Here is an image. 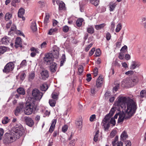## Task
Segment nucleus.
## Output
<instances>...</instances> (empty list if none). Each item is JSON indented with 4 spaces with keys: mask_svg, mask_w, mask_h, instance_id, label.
Masks as SVG:
<instances>
[{
    "mask_svg": "<svg viewBox=\"0 0 146 146\" xmlns=\"http://www.w3.org/2000/svg\"><path fill=\"white\" fill-rule=\"evenodd\" d=\"M124 56V54L123 53L121 52L119 53L118 57L120 59L122 60L123 59Z\"/></svg>",
    "mask_w": 146,
    "mask_h": 146,
    "instance_id": "nucleus-57",
    "label": "nucleus"
},
{
    "mask_svg": "<svg viewBox=\"0 0 146 146\" xmlns=\"http://www.w3.org/2000/svg\"><path fill=\"white\" fill-rule=\"evenodd\" d=\"M32 95L36 100L39 101L42 98L43 94L38 89H35L32 91Z\"/></svg>",
    "mask_w": 146,
    "mask_h": 146,
    "instance_id": "nucleus-4",
    "label": "nucleus"
},
{
    "mask_svg": "<svg viewBox=\"0 0 146 146\" xmlns=\"http://www.w3.org/2000/svg\"><path fill=\"white\" fill-rule=\"evenodd\" d=\"M59 48L56 46H54L53 47V57L57 58L59 56Z\"/></svg>",
    "mask_w": 146,
    "mask_h": 146,
    "instance_id": "nucleus-15",
    "label": "nucleus"
},
{
    "mask_svg": "<svg viewBox=\"0 0 146 146\" xmlns=\"http://www.w3.org/2000/svg\"><path fill=\"white\" fill-rule=\"evenodd\" d=\"M87 78L86 79V80L88 82H90L92 79V77H91V74H88L87 75Z\"/></svg>",
    "mask_w": 146,
    "mask_h": 146,
    "instance_id": "nucleus-54",
    "label": "nucleus"
},
{
    "mask_svg": "<svg viewBox=\"0 0 146 146\" xmlns=\"http://www.w3.org/2000/svg\"><path fill=\"white\" fill-rule=\"evenodd\" d=\"M139 81V79L137 77H134L131 79L130 81V82L129 83V84L131 86H133L137 84Z\"/></svg>",
    "mask_w": 146,
    "mask_h": 146,
    "instance_id": "nucleus-12",
    "label": "nucleus"
},
{
    "mask_svg": "<svg viewBox=\"0 0 146 146\" xmlns=\"http://www.w3.org/2000/svg\"><path fill=\"white\" fill-rule=\"evenodd\" d=\"M94 76H96L98 74V70L97 68H95L94 70Z\"/></svg>",
    "mask_w": 146,
    "mask_h": 146,
    "instance_id": "nucleus-50",
    "label": "nucleus"
},
{
    "mask_svg": "<svg viewBox=\"0 0 146 146\" xmlns=\"http://www.w3.org/2000/svg\"><path fill=\"white\" fill-rule=\"evenodd\" d=\"M117 101L115 102L116 106L120 107L122 113H119L118 121L120 123L124 120L130 119L135 113L137 109V105L133 100L129 97H119Z\"/></svg>",
    "mask_w": 146,
    "mask_h": 146,
    "instance_id": "nucleus-1",
    "label": "nucleus"
},
{
    "mask_svg": "<svg viewBox=\"0 0 146 146\" xmlns=\"http://www.w3.org/2000/svg\"><path fill=\"white\" fill-rule=\"evenodd\" d=\"M122 38L121 37L118 40L120 41L117 42L116 43V46L117 47H119L121 44V42L122 41Z\"/></svg>",
    "mask_w": 146,
    "mask_h": 146,
    "instance_id": "nucleus-44",
    "label": "nucleus"
},
{
    "mask_svg": "<svg viewBox=\"0 0 146 146\" xmlns=\"http://www.w3.org/2000/svg\"><path fill=\"white\" fill-rule=\"evenodd\" d=\"M7 50V48L4 46H0V55L3 54Z\"/></svg>",
    "mask_w": 146,
    "mask_h": 146,
    "instance_id": "nucleus-27",
    "label": "nucleus"
},
{
    "mask_svg": "<svg viewBox=\"0 0 146 146\" xmlns=\"http://www.w3.org/2000/svg\"><path fill=\"white\" fill-rule=\"evenodd\" d=\"M36 106L34 102H31L27 105L24 111L25 113L27 115H29L36 110Z\"/></svg>",
    "mask_w": 146,
    "mask_h": 146,
    "instance_id": "nucleus-3",
    "label": "nucleus"
},
{
    "mask_svg": "<svg viewBox=\"0 0 146 146\" xmlns=\"http://www.w3.org/2000/svg\"><path fill=\"white\" fill-rule=\"evenodd\" d=\"M31 51L36 52V53H39V51L38 49L34 47L31 48L30 49Z\"/></svg>",
    "mask_w": 146,
    "mask_h": 146,
    "instance_id": "nucleus-45",
    "label": "nucleus"
},
{
    "mask_svg": "<svg viewBox=\"0 0 146 146\" xmlns=\"http://www.w3.org/2000/svg\"><path fill=\"white\" fill-rule=\"evenodd\" d=\"M15 46L16 48H17L19 47H22V42L20 38L18 37L16 38Z\"/></svg>",
    "mask_w": 146,
    "mask_h": 146,
    "instance_id": "nucleus-19",
    "label": "nucleus"
},
{
    "mask_svg": "<svg viewBox=\"0 0 146 146\" xmlns=\"http://www.w3.org/2000/svg\"><path fill=\"white\" fill-rule=\"evenodd\" d=\"M38 3L40 6H43L45 5V2L43 1H38Z\"/></svg>",
    "mask_w": 146,
    "mask_h": 146,
    "instance_id": "nucleus-63",
    "label": "nucleus"
},
{
    "mask_svg": "<svg viewBox=\"0 0 146 146\" xmlns=\"http://www.w3.org/2000/svg\"><path fill=\"white\" fill-rule=\"evenodd\" d=\"M56 3L59 5V8L60 10H62L64 9L65 5L62 1L57 0Z\"/></svg>",
    "mask_w": 146,
    "mask_h": 146,
    "instance_id": "nucleus-20",
    "label": "nucleus"
},
{
    "mask_svg": "<svg viewBox=\"0 0 146 146\" xmlns=\"http://www.w3.org/2000/svg\"><path fill=\"white\" fill-rule=\"evenodd\" d=\"M21 67H23L26 66L27 65V62L26 60H23L22 61L20 64Z\"/></svg>",
    "mask_w": 146,
    "mask_h": 146,
    "instance_id": "nucleus-51",
    "label": "nucleus"
},
{
    "mask_svg": "<svg viewBox=\"0 0 146 146\" xmlns=\"http://www.w3.org/2000/svg\"><path fill=\"white\" fill-rule=\"evenodd\" d=\"M69 30L68 27L67 26H65L63 27V30L64 32H67Z\"/></svg>",
    "mask_w": 146,
    "mask_h": 146,
    "instance_id": "nucleus-56",
    "label": "nucleus"
},
{
    "mask_svg": "<svg viewBox=\"0 0 146 146\" xmlns=\"http://www.w3.org/2000/svg\"><path fill=\"white\" fill-rule=\"evenodd\" d=\"M57 30L58 29L56 28L54 29H51L49 30L48 34L50 35H52L56 32Z\"/></svg>",
    "mask_w": 146,
    "mask_h": 146,
    "instance_id": "nucleus-33",
    "label": "nucleus"
},
{
    "mask_svg": "<svg viewBox=\"0 0 146 146\" xmlns=\"http://www.w3.org/2000/svg\"><path fill=\"white\" fill-rule=\"evenodd\" d=\"M24 119L27 125L29 126L32 127L34 124V122L31 118L26 116L24 117Z\"/></svg>",
    "mask_w": 146,
    "mask_h": 146,
    "instance_id": "nucleus-10",
    "label": "nucleus"
},
{
    "mask_svg": "<svg viewBox=\"0 0 146 146\" xmlns=\"http://www.w3.org/2000/svg\"><path fill=\"white\" fill-rule=\"evenodd\" d=\"M76 140L75 139H74L71 141L69 143V144L70 145L74 146L75 145Z\"/></svg>",
    "mask_w": 146,
    "mask_h": 146,
    "instance_id": "nucleus-55",
    "label": "nucleus"
},
{
    "mask_svg": "<svg viewBox=\"0 0 146 146\" xmlns=\"http://www.w3.org/2000/svg\"><path fill=\"white\" fill-rule=\"evenodd\" d=\"M40 74L42 79L45 80L48 78L49 76L48 72L46 70H44L42 71L40 73Z\"/></svg>",
    "mask_w": 146,
    "mask_h": 146,
    "instance_id": "nucleus-11",
    "label": "nucleus"
},
{
    "mask_svg": "<svg viewBox=\"0 0 146 146\" xmlns=\"http://www.w3.org/2000/svg\"><path fill=\"white\" fill-rule=\"evenodd\" d=\"M90 2L92 4L95 6H97L98 5L99 0H90Z\"/></svg>",
    "mask_w": 146,
    "mask_h": 146,
    "instance_id": "nucleus-35",
    "label": "nucleus"
},
{
    "mask_svg": "<svg viewBox=\"0 0 146 146\" xmlns=\"http://www.w3.org/2000/svg\"><path fill=\"white\" fill-rule=\"evenodd\" d=\"M52 98L53 99L57 100L58 98V96L56 94L53 93L52 94Z\"/></svg>",
    "mask_w": 146,
    "mask_h": 146,
    "instance_id": "nucleus-64",
    "label": "nucleus"
},
{
    "mask_svg": "<svg viewBox=\"0 0 146 146\" xmlns=\"http://www.w3.org/2000/svg\"><path fill=\"white\" fill-rule=\"evenodd\" d=\"M83 21V19L82 18H79L76 21V24L77 26L78 27H80L82 22Z\"/></svg>",
    "mask_w": 146,
    "mask_h": 146,
    "instance_id": "nucleus-32",
    "label": "nucleus"
},
{
    "mask_svg": "<svg viewBox=\"0 0 146 146\" xmlns=\"http://www.w3.org/2000/svg\"><path fill=\"white\" fill-rule=\"evenodd\" d=\"M121 28V25L120 24H118L117 26V27L116 29V31L117 32H118L119 31Z\"/></svg>",
    "mask_w": 146,
    "mask_h": 146,
    "instance_id": "nucleus-46",
    "label": "nucleus"
},
{
    "mask_svg": "<svg viewBox=\"0 0 146 146\" xmlns=\"http://www.w3.org/2000/svg\"><path fill=\"white\" fill-rule=\"evenodd\" d=\"M83 72V67L82 65H80L79 66L78 71L77 72L78 74L81 75Z\"/></svg>",
    "mask_w": 146,
    "mask_h": 146,
    "instance_id": "nucleus-26",
    "label": "nucleus"
},
{
    "mask_svg": "<svg viewBox=\"0 0 146 146\" xmlns=\"http://www.w3.org/2000/svg\"><path fill=\"white\" fill-rule=\"evenodd\" d=\"M13 130L15 133H6L4 137L3 142L6 143H11L15 140L18 139L23 134L24 130L20 124L16 125L13 127Z\"/></svg>",
    "mask_w": 146,
    "mask_h": 146,
    "instance_id": "nucleus-2",
    "label": "nucleus"
},
{
    "mask_svg": "<svg viewBox=\"0 0 146 146\" xmlns=\"http://www.w3.org/2000/svg\"><path fill=\"white\" fill-rule=\"evenodd\" d=\"M23 107V104H20L19 106L17 107L14 111V114L16 116H18L19 115L21 111H22Z\"/></svg>",
    "mask_w": 146,
    "mask_h": 146,
    "instance_id": "nucleus-8",
    "label": "nucleus"
},
{
    "mask_svg": "<svg viewBox=\"0 0 146 146\" xmlns=\"http://www.w3.org/2000/svg\"><path fill=\"white\" fill-rule=\"evenodd\" d=\"M117 4L115 2H111L109 4V8L110 11H113L114 9Z\"/></svg>",
    "mask_w": 146,
    "mask_h": 146,
    "instance_id": "nucleus-21",
    "label": "nucleus"
},
{
    "mask_svg": "<svg viewBox=\"0 0 146 146\" xmlns=\"http://www.w3.org/2000/svg\"><path fill=\"white\" fill-rule=\"evenodd\" d=\"M49 103L51 106L54 107L55 106L56 101L53 99H51L49 100Z\"/></svg>",
    "mask_w": 146,
    "mask_h": 146,
    "instance_id": "nucleus-36",
    "label": "nucleus"
},
{
    "mask_svg": "<svg viewBox=\"0 0 146 146\" xmlns=\"http://www.w3.org/2000/svg\"><path fill=\"white\" fill-rule=\"evenodd\" d=\"M106 25L105 23H102L99 25H96L95 26V28L97 30H99L103 29Z\"/></svg>",
    "mask_w": 146,
    "mask_h": 146,
    "instance_id": "nucleus-24",
    "label": "nucleus"
},
{
    "mask_svg": "<svg viewBox=\"0 0 146 146\" xmlns=\"http://www.w3.org/2000/svg\"><path fill=\"white\" fill-rule=\"evenodd\" d=\"M95 50V48H93L89 52V54L90 56H92L94 54Z\"/></svg>",
    "mask_w": 146,
    "mask_h": 146,
    "instance_id": "nucleus-52",
    "label": "nucleus"
},
{
    "mask_svg": "<svg viewBox=\"0 0 146 146\" xmlns=\"http://www.w3.org/2000/svg\"><path fill=\"white\" fill-rule=\"evenodd\" d=\"M17 92L19 94L24 95L25 94L24 90L22 88H18L17 90Z\"/></svg>",
    "mask_w": 146,
    "mask_h": 146,
    "instance_id": "nucleus-30",
    "label": "nucleus"
},
{
    "mask_svg": "<svg viewBox=\"0 0 146 146\" xmlns=\"http://www.w3.org/2000/svg\"><path fill=\"white\" fill-rule=\"evenodd\" d=\"M96 118V115L95 114L92 115L90 117V121H93L94 119Z\"/></svg>",
    "mask_w": 146,
    "mask_h": 146,
    "instance_id": "nucleus-53",
    "label": "nucleus"
},
{
    "mask_svg": "<svg viewBox=\"0 0 146 146\" xmlns=\"http://www.w3.org/2000/svg\"><path fill=\"white\" fill-rule=\"evenodd\" d=\"M9 121V119L8 117H4L2 120V123L3 124H6Z\"/></svg>",
    "mask_w": 146,
    "mask_h": 146,
    "instance_id": "nucleus-38",
    "label": "nucleus"
},
{
    "mask_svg": "<svg viewBox=\"0 0 146 146\" xmlns=\"http://www.w3.org/2000/svg\"><path fill=\"white\" fill-rule=\"evenodd\" d=\"M127 49V46L126 45H125L124 46L122 47L120 50L121 52H125V51Z\"/></svg>",
    "mask_w": 146,
    "mask_h": 146,
    "instance_id": "nucleus-58",
    "label": "nucleus"
},
{
    "mask_svg": "<svg viewBox=\"0 0 146 146\" xmlns=\"http://www.w3.org/2000/svg\"><path fill=\"white\" fill-rule=\"evenodd\" d=\"M31 28L33 31H35L37 29L36 22L34 21H33L31 24Z\"/></svg>",
    "mask_w": 146,
    "mask_h": 146,
    "instance_id": "nucleus-25",
    "label": "nucleus"
},
{
    "mask_svg": "<svg viewBox=\"0 0 146 146\" xmlns=\"http://www.w3.org/2000/svg\"><path fill=\"white\" fill-rule=\"evenodd\" d=\"M12 17V15L10 13H7L5 15V19L6 21L9 20Z\"/></svg>",
    "mask_w": 146,
    "mask_h": 146,
    "instance_id": "nucleus-31",
    "label": "nucleus"
},
{
    "mask_svg": "<svg viewBox=\"0 0 146 146\" xmlns=\"http://www.w3.org/2000/svg\"><path fill=\"white\" fill-rule=\"evenodd\" d=\"M47 43L45 42H43L41 44L40 47L41 48H45L46 47Z\"/></svg>",
    "mask_w": 146,
    "mask_h": 146,
    "instance_id": "nucleus-60",
    "label": "nucleus"
},
{
    "mask_svg": "<svg viewBox=\"0 0 146 146\" xmlns=\"http://www.w3.org/2000/svg\"><path fill=\"white\" fill-rule=\"evenodd\" d=\"M134 73V71L133 70H129L125 73V74L128 75L130 76L133 74Z\"/></svg>",
    "mask_w": 146,
    "mask_h": 146,
    "instance_id": "nucleus-49",
    "label": "nucleus"
},
{
    "mask_svg": "<svg viewBox=\"0 0 146 146\" xmlns=\"http://www.w3.org/2000/svg\"><path fill=\"white\" fill-rule=\"evenodd\" d=\"M49 64L50 65V68L51 72H55L57 68L56 64L55 62H52Z\"/></svg>",
    "mask_w": 146,
    "mask_h": 146,
    "instance_id": "nucleus-17",
    "label": "nucleus"
},
{
    "mask_svg": "<svg viewBox=\"0 0 146 146\" xmlns=\"http://www.w3.org/2000/svg\"><path fill=\"white\" fill-rule=\"evenodd\" d=\"M110 123L113 125H115V119L113 118H111L110 120Z\"/></svg>",
    "mask_w": 146,
    "mask_h": 146,
    "instance_id": "nucleus-62",
    "label": "nucleus"
},
{
    "mask_svg": "<svg viewBox=\"0 0 146 146\" xmlns=\"http://www.w3.org/2000/svg\"><path fill=\"white\" fill-rule=\"evenodd\" d=\"M111 117L110 116L107 114L103 120V125L104 126L105 130L108 129L110 127L109 121Z\"/></svg>",
    "mask_w": 146,
    "mask_h": 146,
    "instance_id": "nucleus-7",
    "label": "nucleus"
},
{
    "mask_svg": "<svg viewBox=\"0 0 146 146\" xmlns=\"http://www.w3.org/2000/svg\"><path fill=\"white\" fill-rule=\"evenodd\" d=\"M49 15L48 13H46L45 16V17L44 23L45 25H46L49 22Z\"/></svg>",
    "mask_w": 146,
    "mask_h": 146,
    "instance_id": "nucleus-23",
    "label": "nucleus"
},
{
    "mask_svg": "<svg viewBox=\"0 0 146 146\" xmlns=\"http://www.w3.org/2000/svg\"><path fill=\"white\" fill-rule=\"evenodd\" d=\"M99 133V131L98 130L95 133V134L94 136V140L95 142L97 141L98 140V134Z\"/></svg>",
    "mask_w": 146,
    "mask_h": 146,
    "instance_id": "nucleus-37",
    "label": "nucleus"
},
{
    "mask_svg": "<svg viewBox=\"0 0 146 146\" xmlns=\"http://www.w3.org/2000/svg\"><path fill=\"white\" fill-rule=\"evenodd\" d=\"M35 77V74L34 72H31L29 76V80H33Z\"/></svg>",
    "mask_w": 146,
    "mask_h": 146,
    "instance_id": "nucleus-40",
    "label": "nucleus"
},
{
    "mask_svg": "<svg viewBox=\"0 0 146 146\" xmlns=\"http://www.w3.org/2000/svg\"><path fill=\"white\" fill-rule=\"evenodd\" d=\"M101 51L100 49L98 48L96 50L95 56H99L101 55Z\"/></svg>",
    "mask_w": 146,
    "mask_h": 146,
    "instance_id": "nucleus-41",
    "label": "nucleus"
},
{
    "mask_svg": "<svg viewBox=\"0 0 146 146\" xmlns=\"http://www.w3.org/2000/svg\"><path fill=\"white\" fill-rule=\"evenodd\" d=\"M76 126L81 127L82 125V122L81 121H76Z\"/></svg>",
    "mask_w": 146,
    "mask_h": 146,
    "instance_id": "nucleus-48",
    "label": "nucleus"
},
{
    "mask_svg": "<svg viewBox=\"0 0 146 146\" xmlns=\"http://www.w3.org/2000/svg\"><path fill=\"white\" fill-rule=\"evenodd\" d=\"M68 127V126L67 125H64L62 127V131L64 133H65L67 131Z\"/></svg>",
    "mask_w": 146,
    "mask_h": 146,
    "instance_id": "nucleus-43",
    "label": "nucleus"
},
{
    "mask_svg": "<svg viewBox=\"0 0 146 146\" xmlns=\"http://www.w3.org/2000/svg\"><path fill=\"white\" fill-rule=\"evenodd\" d=\"M25 13V10L23 8H20L18 12V16L19 17L22 18L23 20L25 19V18L23 17Z\"/></svg>",
    "mask_w": 146,
    "mask_h": 146,
    "instance_id": "nucleus-16",
    "label": "nucleus"
},
{
    "mask_svg": "<svg viewBox=\"0 0 146 146\" xmlns=\"http://www.w3.org/2000/svg\"><path fill=\"white\" fill-rule=\"evenodd\" d=\"M48 88V87L47 84L45 83L43 84L40 87V90L42 91H46L47 90Z\"/></svg>",
    "mask_w": 146,
    "mask_h": 146,
    "instance_id": "nucleus-29",
    "label": "nucleus"
},
{
    "mask_svg": "<svg viewBox=\"0 0 146 146\" xmlns=\"http://www.w3.org/2000/svg\"><path fill=\"white\" fill-rule=\"evenodd\" d=\"M56 122V119H53L52 120L51 124L48 131L50 133H52L54 131Z\"/></svg>",
    "mask_w": 146,
    "mask_h": 146,
    "instance_id": "nucleus-13",
    "label": "nucleus"
},
{
    "mask_svg": "<svg viewBox=\"0 0 146 146\" xmlns=\"http://www.w3.org/2000/svg\"><path fill=\"white\" fill-rule=\"evenodd\" d=\"M115 112V110L114 109H113V108H112L111 110L110 111V113L109 114H108V115L110 116L111 117L114 114V113Z\"/></svg>",
    "mask_w": 146,
    "mask_h": 146,
    "instance_id": "nucleus-47",
    "label": "nucleus"
},
{
    "mask_svg": "<svg viewBox=\"0 0 146 146\" xmlns=\"http://www.w3.org/2000/svg\"><path fill=\"white\" fill-rule=\"evenodd\" d=\"M10 38L6 36L2 38L0 40V45L1 44H7L9 43Z\"/></svg>",
    "mask_w": 146,
    "mask_h": 146,
    "instance_id": "nucleus-14",
    "label": "nucleus"
},
{
    "mask_svg": "<svg viewBox=\"0 0 146 146\" xmlns=\"http://www.w3.org/2000/svg\"><path fill=\"white\" fill-rule=\"evenodd\" d=\"M118 139V137L117 136H116L114 138V139L112 141V144L113 146H116V143H117L116 146H123V143L121 141L117 142Z\"/></svg>",
    "mask_w": 146,
    "mask_h": 146,
    "instance_id": "nucleus-9",
    "label": "nucleus"
},
{
    "mask_svg": "<svg viewBox=\"0 0 146 146\" xmlns=\"http://www.w3.org/2000/svg\"><path fill=\"white\" fill-rule=\"evenodd\" d=\"M140 96L141 98H146V91L145 90H143L141 91L140 93Z\"/></svg>",
    "mask_w": 146,
    "mask_h": 146,
    "instance_id": "nucleus-34",
    "label": "nucleus"
},
{
    "mask_svg": "<svg viewBox=\"0 0 146 146\" xmlns=\"http://www.w3.org/2000/svg\"><path fill=\"white\" fill-rule=\"evenodd\" d=\"M14 68V64L11 62L7 63L5 66L3 71L5 73H8L13 70Z\"/></svg>",
    "mask_w": 146,
    "mask_h": 146,
    "instance_id": "nucleus-6",
    "label": "nucleus"
},
{
    "mask_svg": "<svg viewBox=\"0 0 146 146\" xmlns=\"http://www.w3.org/2000/svg\"><path fill=\"white\" fill-rule=\"evenodd\" d=\"M137 66V64L136 62H132L131 65L130 67V68L131 69L133 70L135 69L136 66Z\"/></svg>",
    "mask_w": 146,
    "mask_h": 146,
    "instance_id": "nucleus-42",
    "label": "nucleus"
},
{
    "mask_svg": "<svg viewBox=\"0 0 146 146\" xmlns=\"http://www.w3.org/2000/svg\"><path fill=\"white\" fill-rule=\"evenodd\" d=\"M127 137V133L125 131H123L121 133L120 137L121 139L122 140H125Z\"/></svg>",
    "mask_w": 146,
    "mask_h": 146,
    "instance_id": "nucleus-28",
    "label": "nucleus"
},
{
    "mask_svg": "<svg viewBox=\"0 0 146 146\" xmlns=\"http://www.w3.org/2000/svg\"><path fill=\"white\" fill-rule=\"evenodd\" d=\"M103 82V79L102 77L100 76L96 80V86L98 88L101 86Z\"/></svg>",
    "mask_w": 146,
    "mask_h": 146,
    "instance_id": "nucleus-18",
    "label": "nucleus"
},
{
    "mask_svg": "<svg viewBox=\"0 0 146 146\" xmlns=\"http://www.w3.org/2000/svg\"><path fill=\"white\" fill-rule=\"evenodd\" d=\"M111 36L110 33L109 32L107 33L106 34V39L108 40H109L110 39Z\"/></svg>",
    "mask_w": 146,
    "mask_h": 146,
    "instance_id": "nucleus-59",
    "label": "nucleus"
},
{
    "mask_svg": "<svg viewBox=\"0 0 146 146\" xmlns=\"http://www.w3.org/2000/svg\"><path fill=\"white\" fill-rule=\"evenodd\" d=\"M53 55L52 53H48L45 55L44 58V60L47 64H49L53 62Z\"/></svg>",
    "mask_w": 146,
    "mask_h": 146,
    "instance_id": "nucleus-5",
    "label": "nucleus"
},
{
    "mask_svg": "<svg viewBox=\"0 0 146 146\" xmlns=\"http://www.w3.org/2000/svg\"><path fill=\"white\" fill-rule=\"evenodd\" d=\"M87 31V32L90 34L94 33V30L92 26H88L86 28Z\"/></svg>",
    "mask_w": 146,
    "mask_h": 146,
    "instance_id": "nucleus-22",
    "label": "nucleus"
},
{
    "mask_svg": "<svg viewBox=\"0 0 146 146\" xmlns=\"http://www.w3.org/2000/svg\"><path fill=\"white\" fill-rule=\"evenodd\" d=\"M116 134V130L115 129H113L111 132L110 137L111 138H112Z\"/></svg>",
    "mask_w": 146,
    "mask_h": 146,
    "instance_id": "nucleus-39",
    "label": "nucleus"
},
{
    "mask_svg": "<svg viewBox=\"0 0 146 146\" xmlns=\"http://www.w3.org/2000/svg\"><path fill=\"white\" fill-rule=\"evenodd\" d=\"M93 44L91 43L90 44L87 46L85 50L86 51H88L90 48L92 46Z\"/></svg>",
    "mask_w": 146,
    "mask_h": 146,
    "instance_id": "nucleus-61",
    "label": "nucleus"
}]
</instances>
